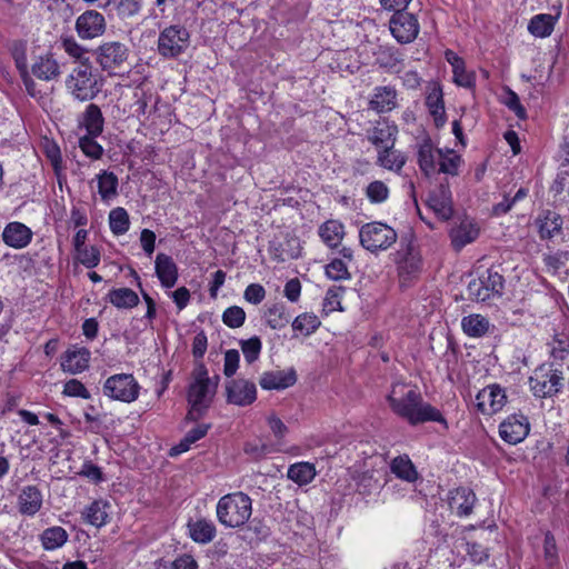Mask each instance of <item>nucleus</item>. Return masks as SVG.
Returning <instances> with one entry per match:
<instances>
[{
	"label": "nucleus",
	"instance_id": "f257e3e1",
	"mask_svg": "<svg viewBox=\"0 0 569 569\" xmlns=\"http://www.w3.org/2000/svg\"><path fill=\"white\" fill-rule=\"evenodd\" d=\"M387 402L391 411L408 421L411 426H417L428 421L446 423L441 412L423 401V398L417 387L405 382H395L387 395Z\"/></svg>",
	"mask_w": 569,
	"mask_h": 569
},
{
	"label": "nucleus",
	"instance_id": "f03ea898",
	"mask_svg": "<svg viewBox=\"0 0 569 569\" xmlns=\"http://www.w3.org/2000/svg\"><path fill=\"white\" fill-rule=\"evenodd\" d=\"M219 377H214V381L208 377V371L203 365L194 370V381L188 390V402L190 409L186 416L189 421H197L202 417L209 408L212 397L216 392Z\"/></svg>",
	"mask_w": 569,
	"mask_h": 569
},
{
	"label": "nucleus",
	"instance_id": "7ed1b4c3",
	"mask_svg": "<svg viewBox=\"0 0 569 569\" xmlns=\"http://www.w3.org/2000/svg\"><path fill=\"white\" fill-rule=\"evenodd\" d=\"M216 513L226 528H240L251 517L252 500L242 491L227 493L219 499Z\"/></svg>",
	"mask_w": 569,
	"mask_h": 569
},
{
	"label": "nucleus",
	"instance_id": "20e7f679",
	"mask_svg": "<svg viewBox=\"0 0 569 569\" xmlns=\"http://www.w3.org/2000/svg\"><path fill=\"white\" fill-rule=\"evenodd\" d=\"M66 88L73 99L86 102L93 100L101 91L91 62L77 64L66 78Z\"/></svg>",
	"mask_w": 569,
	"mask_h": 569
},
{
	"label": "nucleus",
	"instance_id": "39448f33",
	"mask_svg": "<svg viewBox=\"0 0 569 569\" xmlns=\"http://www.w3.org/2000/svg\"><path fill=\"white\" fill-rule=\"evenodd\" d=\"M398 239L397 231L382 222L372 221L365 223L359 229L360 244L371 253L388 250Z\"/></svg>",
	"mask_w": 569,
	"mask_h": 569
},
{
	"label": "nucleus",
	"instance_id": "423d86ee",
	"mask_svg": "<svg viewBox=\"0 0 569 569\" xmlns=\"http://www.w3.org/2000/svg\"><path fill=\"white\" fill-rule=\"evenodd\" d=\"M529 386L535 397H553L563 387L562 371L555 368L553 363H543L530 376Z\"/></svg>",
	"mask_w": 569,
	"mask_h": 569
},
{
	"label": "nucleus",
	"instance_id": "0eeeda50",
	"mask_svg": "<svg viewBox=\"0 0 569 569\" xmlns=\"http://www.w3.org/2000/svg\"><path fill=\"white\" fill-rule=\"evenodd\" d=\"M505 289L503 277L493 269H488L478 279L468 284V293L471 299L486 302L500 298Z\"/></svg>",
	"mask_w": 569,
	"mask_h": 569
},
{
	"label": "nucleus",
	"instance_id": "6e6552de",
	"mask_svg": "<svg viewBox=\"0 0 569 569\" xmlns=\"http://www.w3.org/2000/svg\"><path fill=\"white\" fill-rule=\"evenodd\" d=\"M129 52V48L120 41H106L92 50V56L102 71L112 73L123 67Z\"/></svg>",
	"mask_w": 569,
	"mask_h": 569
},
{
	"label": "nucleus",
	"instance_id": "1a4fd4ad",
	"mask_svg": "<svg viewBox=\"0 0 569 569\" xmlns=\"http://www.w3.org/2000/svg\"><path fill=\"white\" fill-rule=\"evenodd\" d=\"M190 34L182 26L164 28L158 38V52L167 59L179 57L189 47Z\"/></svg>",
	"mask_w": 569,
	"mask_h": 569
},
{
	"label": "nucleus",
	"instance_id": "9d476101",
	"mask_svg": "<svg viewBox=\"0 0 569 569\" xmlns=\"http://www.w3.org/2000/svg\"><path fill=\"white\" fill-rule=\"evenodd\" d=\"M140 386L132 375L118 373L109 377L103 385L104 396L122 402H133L139 396Z\"/></svg>",
	"mask_w": 569,
	"mask_h": 569
},
{
	"label": "nucleus",
	"instance_id": "9b49d317",
	"mask_svg": "<svg viewBox=\"0 0 569 569\" xmlns=\"http://www.w3.org/2000/svg\"><path fill=\"white\" fill-rule=\"evenodd\" d=\"M389 29L397 42L407 44L417 39L420 26L415 14L406 10H397L389 20Z\"/></svg>",
	"mask_w": 569,
	"mask_h": 569
},
{
	"label": "nucleus",
	"instance_id": "f8f14e48",
	"mask_svg": "<svg viewBox=\"0 0 569 569\" xmlns=\"http://www.w3.org/2000/svg\"><path fill=\"white\" fill-rule=\"evenodd\" d=\"M74 30L81 40L100 38L107 30L106 17L98 10H86L76 19Z\"/></svg>",
	"mask_w": 569,
	"mask_h": 569
},
{
	"label": "nucleus",
	"instance_id": "ddd939ff",
	"mask_svg": "<svg viewBox=\"0 0 569 569\" xmlns=\"http://www.w3.org/2000/svg\"><path fill=\"white\" fill-rule=\"evenodd\" d=\"M224 390L227 402L234 406L247 407L257 399V387L254 382L244 378H231L227 380Z\"/></svg>",
	"mask_w": 569,
	"mask_h": 569
},
{
	"label": "nucleus",
	"instance_id": "4468645a",
	"mask_svg": "<svg viewBox=\"0 0 569 569\" xmlns=\"http://www.w3.org/2000/svg\"><path fill=\"white\" fill-rule=\"evenodd\" d=\"M507 403L506 390L497 383L481 389L476 396V406L483 415H495Z\"/></svg>",
	"mask_w": 569,
	"mask_h": 569
},
{
	"label": "nucleus",
	"instance_id": "2eb2a0df",
	"mask_svg": "<svg viewBox=\"0 0 569 569\" xmlns=\"http://www.w3.org/2000/svg\"><path fill=\"white\" fill-rule=\"evenodd\" d=\"M397 269L401 282L416 279L421 271V256L416 248L408 243L397 252Z\"/></svg>",
	"mask_w": 569,
	"mask_h": 569
},
{
	"label": "nucleus",
	"instance_id": "dca6fc26",
	"mask_svg": "<svg viewBox=\"0 0 569 569\" xmlns=\"http://www.w3.org/2000/svg\"><path fill=\"white\" fill-rule=\"evenodd\" d=\"M530 425L523 415L513 413L507 417L499 426V435L506 442L517 445L529 433Z\"/></svg>",
	"mask_w": 569,
	"mask_h": 569
},
{
	"label": "nucleus",
	"instance_id": "f3484780",
	"mask_svg": "<svg viewBox=\"0 0 569 569\" xmlns=\"http://www.w3.org/2000/svg\"><path fill=\"white\" fill-rule=\"evenodd\" d=\"M398 127L387 119L378 120L367 130V139L378 149L395 147Z\"/></svg>",
	"mask_w": 569,
	"mask_h": 569
},
{
	"label": "nucleus",
	"instance_id": "a211bd4d",
	"mask_svg": "<svg viewBox=\"0 0 569 569\" xmlns=\"http://www.w3.org/2000/svg\"><path fill=\"white\" fill-rule=\"evenodd\" d=\"M428 207L442 220H448L453 214L452 196L448 184L440 183L427 200Z\"/></svg>",
	"mask_w": 569,
	"mask_h": 569
},
{
	"label": "nucleus",
	"instance_id": "6ab92c4d",
	"mask_svg": "<svg viewBox=\"0 0 569 569\" xmlns=\"http://www.w3.org/2000/svg\"><path fill=\"white\" fill-rule=\"evenodd\" d=\"M442 153L441 149L433 147L432 141L429 138L423 139L418 144L417 161L420 170L426 177L437 174V167Z\"/></svg>",
	"mask_w": 569,
	"mask_h": 569
},
{
	"label": "nucleus",
	"instance_id": "aec40b11",
	"mask_svg": "<svg viewBox=\"0 0 569 569\" xmlns=\"http://www.w3.org/2000/svg\"><path fill=\"white\" fill-rule=\"evenodd\" d=\"M89 349L81 347H72L64 351L61 357V368L63 371L71 375L83 372L89 367L90 362Z\"/></svg>",
	"mask_w": 569,
	"mask_h": 569
},
{
	"label": "nucleus",
	"instance_id": "412c9836",
	"mask_svg": "<svg viewBox=\"0 0 569 569\" xmlns=\"http://www.w3.org/2000/svg\"><path fill=\"white\" fill-rule=\"evenodd\" d=\"M297 382V373L293 368L288 370L266 371L259 379V385L264 390H282Z\"/></svg>",
	"mask_w": 569,
	"mask_h": 569
},
{
	"label": "nucleus",
	"instance_id": "4be33fe9",
	"mask_svg": "<svg viewBox=\"0 0 569 569\" xmlns=\"http://www.w3.org/2000/svg\"><path fill=\"white\" fill-rule=\"evenodd\" d=\"M445 57L452 68L453 81L460 87L468 89L473 88L476 84V74L473 71L466 69L465 60L449 49L446 50Z\"/></svg>",
	"mask_w": 569,
	"mask_h": 569
},
{
	"label": "nucleus",
	"instance_id": "5701e85b",
	"mask_svg": "<svg viewBox=\"0 0 569 569\" xmlns=\"http://www.w3.org/2000/svg\"><path fill=\"white\" fill-rule=\"evenodd\" d=\"M156 274L164 288H172L178 280V267L172 257L166 253H158L154 260Z\"/></svg>",
	"mask_w": 569,
	"mask_h": 569
},
{
	"label": "nucleus",
	"instance_id": "b1692460",
	"mask_svg": "<svg viewBox=\"0 0 569 569\" xmlns=\"http://www.w3.org/2000/svg\"><path fill=\"white\" fill-rule=\"evenodd\" d=\"M397 96V90L391 86L376 87L369 107L378 113L389 112L398 104Z\"/></svg>",
	"mask_w": 569,
	"mask_h": 569
},
{
	"label": "nucleus",
	"instance_id": "393cba45",
	"mask_svg": "<svg viewBox=\"0 0 569 569\" xmlns=\"http://www.w3.org/2000/svg\"><path fill=\"white\" fill-rule=\"evenodd\" d=\"M31 72L34 77L43 81L56 80L61 74L60 64L50 52L39 56L34 60L31 66Z\"/></svg>",
	"mask_w": 569,
	"mask_h": 569
},
{
	"label": "nucleus",
	"instance_id": "a878e982",
	"mask_svg": "<svg viewBox=\"0 0 569 569\" xmlns=\"http://www.w3.org/2000/svg\"><path fill=\"white\" fill-rule=\"evenodd\" d=\"M2 239L9 247L21 249L30 243L32 232L30 228L21 222H10L2 232Z\"/></svg>",
	"mask_w": 569,
	"mask_h": 569
},
{
	"label": "nucleus",
	"instance_id": "bb28decb",
	"mask_svg": "<svg viewBox=\"0 0 569 569\" xmlns=\"http://www.w3.org/2000/svg\"><path fill=\"white\" fill-rule=\"evenodd\" d=\"M479 236V229L471 220H462L458 226L450 230V239L456 250H461L465 246L473 242Z\"/></svg>",
	"mask_w": 569,
	"mask_h": 569
},
{
	"label": "nucleus",
	"instance_id": "cd10ccee",
	"mask_svg": "<svg viewBox=\"0 0 569 569\" xmlns=\"http://www.w3.org/2000/svg\"><path fill=\"white\" fill-rule=\"evenodd\" d=\"M475 502L476 495L469 488L460 487L450 492L449 506L459 516L470 515Z\"/></svg>",
	"mask_w": 569,
	"mask_h": 569
},
{
	"label": "nucleus",
	"instance_id": "c85d7f7f",
	"mask_svg": "<svg viewBox=\"0 0 569 569\" xmlns=\"http://www.w3.org/2000/svg\"><path fill=\"white\" fill-rule=\"evenodd\" d=\"M79 124L86 128L87 134L100 136L104 124L100 107L94 103L88 104L79 119Z\"/></svg>",
	"mask_w": 569,
	"mask_h": 569
},
{
	"label": "nucleus",
	"instance_id": "c756f323",
	"mask_svg": "<svg viewBox=\"0 0 569 569\" xmlns=\"http://www.w3.org/2000/svg\"><path fill=\"white\" fill-rule=\"evenodd\" d=\"M42 506V495L36 486H27L19 496L20 512L33 516Z\"/></svg>",
	"mask_w": 569,
	"mask_h": 569
},
{
	"label": "nucleus",
	"instance_id": "7c9ffc66",
	"mask_svg": "<svg viewBox=\"0 0 569 569\" xmlns=\"http://www.w3.org/2000/svg\"><path fill=\"white\" fill-rule=\"evenodd\" d=\"M190 538L198 543L207 545L211 542L216 535L217 529L212 521L207 519H199L188 523Z\"/></svg>",
	"mask_w": 569,
	"mask_h": 569
},
{
	"label": "nucleus",
	"instance_id": "2f4dec72",
	"mask_svg": "<svg viewBox=\"0 0 569 569\" xmlns=\"http://www.w3.org/2000/svg\"><path fill=\"white\" fill-rule=\"evenodd\" d=\"M376 54V62L385 69L399 72L402 69L403 58L399 50L390 46H380Z\"/></svg>",
	"mask_w": 569,
	"mask_h": 569
},
{
	"label": "nucleus",
	"instance_id": "473e14b6",
	"mask_svg": "<svg viewBox=\"0 0 569 569\" xmlns=\"http://www.w3.org/2000/svg\"><path fill=\"white\" fill-rule=\"evenodd\" d=\"M426 106L433 117L437 126L442 124L445 122V102L442 89L438 84H433L426 97Z\"/></svg>",
	"mask_w": 569,
	"mask_h": 569
},
{
	"label": "nucleus",
	"instance_id": "72a5a7b5",
	"mask_svg": "<svg viewBox=\"0 0 569 569\" xmlns=\"http://www.w3.org/2000/svg\"><path fill=\"white\" fill-rule=\"evenodd\" d=\"M406 162V156L401 151L395 150L393 147L378 150L377 163L385 169L399 172Z\"/></svg>",
	"mask_w": 569,
	"mask_h": 569
},
{
	"label": "nucleus",
	"instance_id": "f704fd0d",
	"mask_svg": "<svg viewBox=\"0 0 569 569\" xmlns=\"http://www.w3.org/2000/svg\"><path fill=\"white\" fill-rule=\"evenodd\" d=\"M390 469L396 477L407 482H416L419 473L408 456L396 457L390 465Z\"/></svg>",
	"mask_w": 569,
	"mask_h": 569
},
{
	"label": "nucleus",
	"instance_id": "c9c22d12",
	"mask_svg": "<svg viewBox=\"0 0 569 569\" xmlns=\"http://www.w3.org/2000/svg\"><path fill=\"white\" fill-rule=\"evenodd\" d=\"M107 298L118 309H132L139 303L138 295L130 288L112 289Z\"/></svg>",
	"mask_w": 569,
	"mask_h": 569
},
{
	"label": "nucleus",
	"instance_id": "e433bc0d",
	"mask_svg": "<svg viewBox=\"0 0 569 569\" xmlns=\"http://www.w3.org/2000/svg\"><path fill=\"white\" fill-rule=\"evenodd\" d=\"M550 347V357L553 360V366L556 363H563L569 360V333L567 332H558L556 333L551 341L549 342Z\"/></svg>",
	"mask_w": 569,
	"mask_h": 569
},
{
	"label": "nucleus",
	"instance_id": "4c0bfd02",
	"mask_svg": "<svg viewBox=\"0 0 569 569\" xmlns=\"http://www.w3.org/2000/svg\"><path fill=\"white\" fill-rule=\"evenodd\" d=\"M343 224L337 220H328L319 228V236L330 248H336L343 238Z\"/></svg>",
	"mask_w": 569,
	"mask_h": 569
},
{
	"label": "nucleus",
	"instance_id": "58836bf2",
	"mask_svg": "<svg viewBox=\"0 0 569 569\" xmlns=\"http://www.w3.org/2000/svg\"><path fill=\"white\" fill-rule=\"evenodd\" d=\"M461 327L467 336L478 338L488 332L490 323L481 315H469L462 318Z\"/></svg>",
	"mask_w": 569,
	"mask_h": 569
},
{
	"label": "nucleus",
	"instance_id": "ea45409f",
	"mask_svg": "<svg viewBox=\"0 0 569 569\" xmlns=\"http://www.w3.org/2000/svg\"><path fill=\"white\" fill-rule=\"evenodd\" d=\"M562 228V218L555 211H546L539 220V233L542 239H550Z\"/></svg>",
	"mask_w": 569,
	"mask_h": 569
},
{
	"label": "nucleus",
	"instance_id": "a19ab883",
	"mask_svg": "<svg viewBox=\"0 0 569 569\" xmlns=\"http://www.w3.org/2000/svg\"><path fill=\"white\" fill-rule=\"evenodd\" d=\"M109 503L104 500L93 501L83 512L84 519L88 523L100 528L108 522V509Z\"/></svg>",
	"mask_w": 569,
	"mask_h": 569
},
{
	"label": "nucleus",
	"instance_id": "79ce46f5",
	"mask_svg": "<svg viewBox=\"0 0 569 569\" xmlns=\"http://www.w3.org/2000/svg\"><path fill=\"white\" fill-rule=\"evenodd\" d=\"M68 532L59 526L50 527L43 530L40 540L43 549L54 550L62 547L68 540Z\"/></svg>",
	"mask_w": 569,
	"mask_h": 569
},
{
	"label": "nucleus",
	"instance_id": "37998d69",
	"mask_svg": "<svg viewBox=\"0 0 569 569\" xmlns=\"http://www.w3.org/2000/svg\"><path fill=\"white\" fill-rule=\"evenodd\" d=\"M288 478L299 486L311 482L316 477V468L310 462H297L289 467Z\"/></svg>",
	"mask_w": 569,
	"mask_h": 569
},
{
	"label": "nucleus",
	"instance_id": "c03bdc74",
	"mask_svg": "<svg viewBox=\"0 0 569 569\" xmlns=\"http://www.w3.org/2000/svg\"><path fill=\"white\" fill-rule=\"evenodd\" d=\"M438 163L437 173L458 176L463 160L453 150H447L442 151Z\"/></svg>",
	"mask_w": 569,
	"mask_h": 569
},
{
	"label": "nucleus",
	"instance_id": "a18cd8bd",
	"mask_svg": "<svg viewBox=\"0 0 569 569\" xmlns=\"http://www.w3.org/2000/svg\"><path fill=\"white\" fill-rule=\"evenodd\" d=\"M555 20L551 14H537L530 20L528 30L535 37H548L553 31Z\"/></svg>",
	"mask_w": 569,
	"mask_h": 569
},
{
	"label": "nucleus",
	"instance_id": "49530a36",
	"mask_svg": "<svg viewBox=\"0 0 569 569\" xmlns=\"http://www.w3.org/2000/svg\"><path fill=\"white\" fill-rule=\"evenodd\" d=\"M98 191L102 200H109L117 196L118 177L110 171H103L97 176Z\"/></svg>",
	"mask_w": 569,
	"mask_h": 569
},
{
	"label": "nucleus",
	"instance_id": "de8ad7c7",
	"mask_svg": "<svg viewBox=\"0 0 569 569\" xmlns=\"http://www.w3.org/2000/svg\"><path fill=\"white\" fill-rule=\"evenodd\" d=\"M61 48L63 51L74 60L78 64L91 62L87 56L89 50L81 46L73 37H64L61 39Z\"/></svg>",
	"mask_w": 569,
	"mask_h": 569
},
{
	"label": "nucleus",
	"instance_id": "09e8293b",
	"mask_svg": "<svg viewBox=\"0 0 569 569\" xmlns=\"http://www.w3.org/2000/svg\"><path fill=\"white\" fill-rule=\"evenodd\" d=\"M266 321L272 329H281L286 327L290 321V317L286 311L284 305L274 303L269 307L266 312Z\"/></svg>",
	"mask_w": 569,
	"mask_h": 569
},
{
	"label": "nucleus",
	"instance_id": "8fccbe9b",
	"mask_svg": "<svg viewBox=\"0 0 569 569\" xmlns=\"http://www.w3.org/2000/svg\"><path fill=\"white\" fill-rule=\"evenodd\" d=\"M109 224L114 234L126 233L130 227L128 212L121 207L112 209L109 213Z\"/></svg>",
	"mask_w": 569,
	"mask_h": 569
},
{
	"label": "nucleus",
	"instance_id": "3c124183",
	"mask_svg": "<svg viewBox=\"0 0 569 569\" xmlns=\"http://www.w3.org/2000/svg\"><path fill=\"white\" fill-rule=\"evenodd\" d=\"M320 325L321 322L316 315L306 312L298 316L292 321V329L303 333L305 336H309L313 333Z\"/></svg>",
	"mask_w": 569,
	"mask_h": 569
},
{
	"label": "nucleus",
	"instance_id": "603ef678",
	"mask_svg": "<svg viewBox=\"0 0 569 569\" xmlns=\"http://www.w3.org/2000/svg\"><path fill=\"white\" fill-rule=\"evenodd\" d=\"M366 196L372 203H381L389 197L387 184L380 180L372 181L366 189Z\"/></svg>",
	"mask_w": 569,
	"mask_h": 569
},
{
	"label": "nucleus",
	"instance_id": "864d4df0",
	"mask_svg": "<svg viewBox=\"0 0 569 569\" xmlns=\"http://www.w3.org/2000/svg\"><path fill=\"white\" fill-rule=\"evenodd\" d=\"M77 252V259L81 264H83L86 268H94L100 262V251L97 247H83L78 250Z\"/></svg>",
	"mask_w": 569,
	"mask_h": 569
},
{
	"label": "nucleus",
	"instance_id": "5fc2aeb1",
	"mask_svg": "<svg viewBox=\"0 0 569 569\" xmlns=\"http://www.w3.org/2000/svg\"><path fill=\"white\" fill-rule=\"evenodd\" d=\"M98 136L86 134L79 139V147L82 152L92 158L100 159L103 148L94 140Z\"/></svg>",
	"mask_w": 569,
	"mask_h": 569
},
{
	"label": "nucleus",
	"instance_id": "6e6d98bb",
	"mask_svg": "<svg viewBox=\"0 0 569 569\" xmlns=\"http://www.w3.org/2000/svg\"><path fill=\"white\" fill-rule=\"evenodd\" d=\"M10 51L19 72L28 70L27 42L17 40L11 43Z\"/></svg>",
	"mask_w": 569,
	"mask_h": 569
},
{
	"label": "nucleus",
	"instance_id": "4d7b16f0",
	"mask_svg": "<svg viewBox=\"0 0 569 569\" xmlns=\"http://www.w3.org/2000/svg\"><path fill=\"white\" fill-rule=\"evenodd\" d=\"M326 274L332 280H346L350 278L347 262L342 259L336 258L326 266Z\"/></svg>",
	"mask_w": 569,
	"mask_h": 569
},
{
	"label": "nucleus",
	"instance_id": "13d9d810",
	"mask_svg": "<svg viewBox=\"0 0 569 569\" xmlns=\"http://www.w3.org/2000/svg\"><path fill=\"white\" fill-rule=\"evenodd\" d=\"M246 320V312L241 307L232 306L222 313V321L229 328H239Z\"/></svg>",
	"mask_w": 569,
	"mask_h": 569
},
{
	"label": "nucleus",
	"instance_id": "bf43d9fd",
	"mask_svg": "<svg viewBox=\"0 0 569 569\" xmlns=\"http://www.w3.org/2000/svg\"><path fill=\"white\" fill-rule=\"evenodd\" d=\"M342 287L333 286L327 290L325 300H323V309L327 312H332L337 310H342L341 307V297L343 293Z\"/></svg>",
	"mask_w": 569,
	"mask_h": 569
},
{
	"label": "nucleus",
	"instance_id": "052dcab7",
	"mask_svg": "<svg viewBox=\"0 0 569 569\" xmlns=\"http://www.w3.org/2000/svg\"><path fill=\"white\" fill-rule=\"evenodd\" d=\"M240 345L247 362L252 363L259 358L262 345L258 337H252L248 340H242Z\"/></svg>",
	"mask_w": 569,
	"mask_h": 569
},
{
	"label": "nucleus",
	"instance_id": "680f3d73",
	"mask_svg": "<svg viewBox=\"0 0 569 569\" xmlns=\"http://www.w3.org/2000/svg\"><path fill=\"white\" fill-rule=\"evenodd\" d=\"M44 153L49 159L51 166L53 167L56 174L59 176L62 170V158L60 148L52 141H46Z\"/></svg>",
	"mask_w": 569,
	"mask_h": 569
},
{
	"label": "nucleus",
	"instance_id": "e2e57ef3",
	"mask_svg": "<svg viewBox=\"0 0 569 569\" xmlns=\"http://www.w3.org/2000/svg\"><path fill=\"white\" fill-rule=\"evenodd\" d=\"M503 103L515 112V114L521 119L525 120L527 118V112L525 107L521 104L520 99L518 94L512 91L511 89H507L506 97L503 99Z\"/></svg>",
	"mask_w": 569,
	"mask_h": 569
},
{
	"label": "nucleus",
	"instance_id": "0e129e2a",
	"mask_svg": "<svg viewBox=\"0 0 569 569\" xmlns=\"http://www.w3.org/2000/svg\"><path fill=\"white\" fill-rule=\"evenodd\" d=\"M543 552L547 565L553 567L558 561V552L555 537L549 531L545 535Z\"/></svg>",
	"mask_w": 569,
	"mask_h": 569
},
{
	"label": "nucleus",
	"instance_id": "69168bd1",
	"mask_svg": "<svg viewBox=\"0 0 569 569\" xmlns=\"http://www.w3.org/2000/svg\"><path fill=\"white\" fill-rule=\"evenodd\" d=\"M63 395L82 399H89L91 397L84 385L77 379H70L64 383Z\"/></svg>",
	"mask_w": 569,
	"mask_h": 569
},
{
	"label": "nucleus",
	"instance_id": "338daca9",
	"mask_svg": "<svg viewBox=\"0 0 569 569\" xmlns=\"http://www.w3.org/2000/svg\"><path fill=\"white\" fill-rule=\"evenodd\" d=\"M240 361L239 351L236 349H229L224 352L223 373L228 378H232L237 372Z\"/></svg>",
	"mask_w": 569,
	"mask_h": 569
},
{
	"label": "nucleus",
	"instance_id": "774afa93",
	"mask_svg": "<svg viewBox=\"0 0 569 569\" xmlns=\"http://www.w3.org/2000/svg\"><path fill=\"white\" fill-rule=\"evenodd\" d=\"M142 1L143 0H119V14L126 18L137 16L142 8Z\"/></svg>",
	"mask_w": 569,
	"mask_h": 569
}]
</instances>
